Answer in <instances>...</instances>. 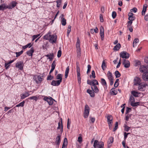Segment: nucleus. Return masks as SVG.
Segmentation results:
<instances>
[{
  "label": "nucleus",
  "mask_w": 148,
  "mask_h": 148,
  "mask_svg": "<svg viewBox=\"0 0 148 148\" xmlns=\"http://www.w3.org/2000/svg\"><path fill=\"white\" fill-rule=\"evenodd\" d=\"M69 66H68L66 68L65 72V78H66L67 77L68 74L69 73Z\"/></svg>",
  "instance_id": "35"
},
{
  "label": "nucleus",
  "mask_w": 148,
  "mask_h": 148,
  "mask_svg": "<svg viewBox=\"0 0 148 148\" xmlns=\"http://www.w3.org/2000/svg\"><path fill=\"white\" fill-rule=\"evenodd\" d=\"M34 52V49L33 48H31L27 52V54L29 56H32V54Z\"/></svg>",
  "instance_id": "23"
},
{
  "label": "nucleus",
  "mask_w": 148,
  "mask_h": 148,
  "mask_svg": "<svg viewBox=\"0 0 148 148\" xmlns=\"http://www.w3.org/2000/svg\"><path fill=\"white\" fill-rule=\"evenodd\" d=\"M23 53V50H21L19 52H16V57H18L20 56L21 54Z\"/></svg>",
  "instance_id": "46"
},
{
  "label": "nucleus",
  "mask_w": 148,
  "mask_h": 148,
  "mask_svg": "<svg viewBox=\"0 0 148 148\" xmlns=\"http://www.w3.org/2000/svg\"><path fill=\"white\" fill-rule=\"evenodd\" d=\"M129 100L130 101V103L131 102H134L135 99L134 97L132 96H131L130 97Z\"/></svg>",
  "instance_id": "48"
},
{
  "label": "nucleus",
  "mask_w": 148,
  "mask_h": 148,
  "mask_svg": "<svg viewBox=\"0 0 148 148\" xmlns=\"http://www.w3.org/2000/svg\"><path fill=\"white\" fill-rule=\"evenodd\" d=\"M78 141L80 143L82 142V139L81 136H79L78 138Z\"/></svg>",
  "instance_id": "62"
},
{
  "label": "nucleus",
  "mask_w": 148,
  "mask_h": 148,
  "mask_svg": "<svg viewBox=\"0 0 148 148\" xmlns=\"http://www.w3.org/2000/svg\"><path fill=\"white\" fill-rule=\"evenodd\" d=\"M129 56V54L125 51L121 52L120 54V57L123 58L127 59Z\"/></svg>",
  "instance_id": "10"
},
{
  "label": "nucleus",
  "mask_w": 148,
  "mask_h": 148,
  "mask_svg": "<svg viewBox=\"0 0 148 148\" xmlns=\"http://www.w3.org/2000/svg\"><path fill=\"white\" fill-rule=\"evenodd\" d=\"M87 92L89 94L91 97H95L94 92L93 91L91 90L90 89H88Z\"/></svg>",
  "instance_id": "24"
},
{
  "label": "nucleus",
  "mask_w": 148,
  "mask_h": 148,
  "mask_svg": "<svg viewBox=\"0 0 148 148\" xmlns=\"http://www.w3.org/2000/svg\"><path fill=\"white\" fill-rule=\"evenodd\" d=\"M17 3L15 1H13L11 3V5L9 6H7L6 8L10 9H12L14 8L16 5Z\"/></svg>",
  "instance_id": "15"
},
{
  "label": "nucleus",
  "mask_w": 148,
  "mask_h": 148,
  "mask_svg": "<svg viewBox=\"0 0 148 148\" xmlns=\"http://www.w3.org/2000/svg\"><path fill=\"white\" fill-rule=\"evenodd\" d=\"M44 100L47 101L50 105H52L53 103V99L51 97L50 98L45 97H44Z\"/></svg>",
  "instance_id": "9"
},
{
  "label": "nucleus",
  "mask_w": 148,
  "mask_h": 148,
  "mask_svg": "<svg viewBox=\"0 0 148 148\" xmlns=\"http://www.w3.org/2000/svg\"><path fill=\"white\" fill-rule=\"evenodd\" d=\"M33 79L36 81V83H40L42 81V78L41 76L36 75L34 76Z\"/></svg>",
  "instance_id": "7"
},
{
  "label": "nucleus",
  "mask_w": 148,
  "mask_h": 148,
  "mask_svg": "<svg viewBox=\"0 0 148 148\" xmlns=\"http://www.w3.org/2000/svg\"><path fill=\"white\" fill-rule=\"evenodd\" d=\"M69 119H68L67 120V128L68 129L70 128V125L71 124V122H69Z\"/></svg>",
  "instance_id": "56"
},
{
  "label": "nucleus",
  "mask_w": 148,
  "mask_h": 148,
  "mask_svg": "<svg viewBox=\"0 0 148 148\" xmlns=\"http://www.w3.org/2000/svg\"><path fill=\"white\" fill-rule=\"evenodd\" d=\"M62 51L61 50H59L58 51L57 54V57L58 58H60L61 56Z\"/></svg>",
  "instance_id": "55"
},
{
  "label": "nucleus",
  "mask_w": 148,
  "mask_h": 148,
  "mask_svg": "<svg viewBox=\"0 0 148 148\" xmlns=\"http://www.w3.org/2000/svg\"><path fill=\"white\" fill-rule=\"evenodd\" d=\"M40 36V34H38L36 35H34L32 36V41H34L35 39Z\"/></svg>",
  "instance_id": "50"
},
{
  "label": "nucleus",
  "mask_w": 148,
  "mask_h": 148,
  "mask_svg": "<svg viewBox=\"0 0 148 148\" xmlns=\"http://www.w3.org/2000/svg\"><path fill=\"white\" fill-rule=\"evenodd\" d=\"M57 38L56 35H51L50 32H49L46 35L44 36V38L46 40H49V42L52 44L55 43L56 42Z\"/></svg>",
  "instance_id": "1"
},
{
  "label": "nucleus",
  "mask_w": 148,
  "mask_h": 148,
  "mask_svg": "<svg viewBox=\"0 0 148 148\" xmlns=\"http://www.w3.org/2000/svg\"><path fill=\"white\" fill-rule=\"evenodd\" d=\"M62 75L61 74H58L56 77V79H58V81H60L61 82L62 80Z\"/></svg>",
  "instance_id": "27"
},
{
  "label": "nucleus",
  "mask_w": 148,
  "mask_h": 148,
  "mask_svg": "<svg viewBox=\"0 0 148 148\" xmlns=\"http://www.w3.org/2000/svg\"><path fill=\"white\" fill-rule=\"evenodd\" d=\"M147 7V5L146 4L145 5H144L143 7V10L142 12V14L144 15L145 14V12L146 11V9Z\"/></svg>",
  "instance_id": "30"
},
{
  "label": "nucleus",
  "mask_w": 148,
  "mask_h": 148,
  "mask_svg": "<svg viewBox=\"0 0 148 148\" xmlns=\"http://www.w3.org/2000/svg\"><path fill=\"white\" fill-rule=\"evenodd\" d=\"M107 122L108 124H111L112 123L113 118L111 115H108L107 117Z\"/></svg>",
  "instance_id": "13"
},
{
  "label": "nucleus",
  "mask_w": 148,
  "mask_h": 148,
  "mask_svg": "<svg viewBox=\"0 0 148 148\" xmlns=\"http://www.w3.org/2000/svg\"><path fill=\"white\" fill-rule=\"evenodd\" d=\"M71 25H69L68 27L67 34L68 35H69L70 32L71 30Z\"/></svg>",
  "instance_id": "47"
},
{
  "label": "nucleus",
  "mask_w": 148,
  "mask_h": 148,
  "mask_svg": "<svg viewBox=\"0 0 148 148\" xmlns=\"http://www.w3.org/2000/svg\"><path fill=\"white\" fill-rule=\"evenodd\" d=\"M93 147L94 148H103L104 144L102 142H99L98 140H95L94 143Z\"/></svg>",
  "instance_id": "2"
},
{
  "label": "nucleus",
  "mask_w": 148,
  "mask_h": 148,
  "mask_svg": "<svg viewBox=\"0 0 148 148\" xmlns=\"http://www.w3.org/2000/svg\"><path fill=\"white\" fill-rule=\"evenodd\" d=\"M90 120L92 123H94L95 121V118L90 117Z\"/></svg>",
  "instance_id": "64"
},
{
  "label": "nucleus",
  "mask_w": 148,
  "mask_h": 148,
  "mask_svg": "<svg viewBox=\"0 0 148 148\" xmlns=\"http://www.w3.org/2000/svg\"><path fill=\"white\" fill-rule=\"evenodd\" d=\"M147 86V85L145 83H140L138 85V89L141 91H144Z\"/></svg>",
  "instance_id": "8"
},
{
  "label": "nucleus",
  "mask_w": 148,
  "mask_h": 148,
  "mask_svg": "<svg viewBox=\"0 0 148 148\" xmlns=\"http://www.w3.org/2000/svg\"><path fill=\"white\" fill-rule=\"evenodd\" d=\"M134 84L135 85H138L140 84V80L138 77H136L134 80Z\"/></svg>",
  "instance_id": "12"
},
{
  "label": "nucleus",
  "mask_w": 148,
  "mask_h": 148,
  "mask_svg": "<svg viewBox=\"0 0 148 148\" xmlns=\"http://www.w3.org/2000/svg\"><path fill=\"white\" fill-rule=\"evenodd\" d=\"M91 88L92 91L95 93H98L99 92V90L96 86H92Z\"/></svg>",
  "instance_id": "26"
},
{
  "label": "nucleus",
  "mask_w": 148,
  "mask_h": 148,
  "mask_svg": "<svg viewBox=\"0 0 148 148\" xmlns=\"http://www.w3.org/2000/svg\"><path fill=\"white\" fill-rule=\"evenodd\" d=\"M25 101H23L19 103V104L16 105V107H23L24 106V104L25 103Z\"/></svg>",
  "instance_id": "42"
},
{
  "label": "nucleus",
  "mask_w": 148,
  "mask_h": 148,
  "mask_svg": "<svg viewBox=\"0 0 148 148\" xmlns=\"http://www.w3.org/2000/svg\"><path fill=\"white\" fill-rule=\"evenodd\" d=\"M64 15H62V20L61 21L62 24L64 26L66 23V20L63 17Z\"/></svg>",
  "instance_id": "32"
},
{
  "label": "nucleus",
  "mask_w": 148,
  "mask_h": 148,
  "mask_svg": "<svg viewBox=\"0 0 148 148\" xmlns=\"http://www.w3.org/2000/svg\"><path fill=\"white\" fill-rule=\"evenodd\" d=\"M89 113V108L87 105L85 106V109L84 113V117L86 118L88 117Z\"/></svg>",
  "instance_id": "5"
},
{
  "label": "nucleus",
  "mask_w": 148,
  "mask_h": 148,
  "mask_svg": "<svg viewBox=\"0 0 148 148\" xmlns=\"http://www.w3.org/2000/svg\"><path fill=\"white\" fill-rule=\"evenodd\" d=\"M61 83L58 80H53L51 82V85L53 86H58L60 85Z\"/></svg>",
  "instance_id": "14"
},
{
  "label": "nucleus",
  "mask_w": 148,
  "mask_h": 148,
  "mask_svg": "<svg viewBox=\"0 0 148 148\" xmlns=\"http://www.w3.org/2000/svg\"><path fill=\"white\" fill-rule=\"evenodd\" d=\"M56 61L54 60L51 64V67L55 68L56 66Z\"/></svg>",
  "instance_id": "61"
},
{
  "label": "nucleus",
  "mask_w": 148,
  "mask_h": 148,
  "mask_svg": "<svg viewBox=\"0 0 148 148\" xmlns=\"http://www.w3.org/2000/svg\"><path fill=\"white\" fill-rule=\"evenodd\" d=\"M45 56L48 58V59H49L50 61H51L54 58V55L53 53H51L50 54H48L45 55Z\"/></svg>",
  "instance_id": "22"
},
{
  "label": "nucleus",
  "mask_w": 148,
  "mask_h": 148,
  "mask_svg": "<svg viewBox=\"0 0 148 148\" xmlns=\"http://www.w3.org/2000/svg\"><path fill=\"white\" fill-rule=\"evenodd\" d=\"M98 30L97 28L96 27L95 29H90V32L91 33L93 34L95 32L96 33L98 32Z\"/></svg>",
  "instance_id": "34"
},
{
  "label": "nucleus",
  "mask_w": 148,
  "mask_h": 148,
  "mask_svg": "<svg viewBox=\"0 0 148 148\" xmlns=\"http://www.w3.org/2000/svg\"><path fill=\"white\" fill-rule=\"evenodd\" d=\"M61 135L59 134H58V136L56 138V143L58 145H59L60 143Z\"/></svg>",
  "instance_id": "20"
},
{
  "label": "nucleus",
  "mask_w": 148,
  "mask_h": 148,
  "mask_svg": "<svg viewBox=\"0 0 148 148\" xmlns=\"http://www.w3.org/2000/svg\"><path fill=\"white\" fill-rule=\"evenodd\" d=\"M101 67L103 70H104L106 67V64L104 61H103L102 62Z\"/></svg>",
  "instance_id": "40"
},
{
  "label": "nucleus",
  "mask_w": 148,
  "mask_h": 148,
  "mask_svg": "<svg viewBox=\"0 0 148 148\" xmlns=\"http://www.w3.org/2000/svg\"><path fill=\"white\" fill-rule=\"evenodd\" d=\"M123 64L125 68H128L130 66V62L128 60L125 59H123Z\"/></svg>",
  "instance_id": "11"
},
{
  "label": "nucleus",
  "mask_w": 148,
  "mask_h": 148,
  "mask_svg": "<svg viewBox=\"0 0 148 148\" xmlns=\"http://www.w3.org/2000/svg\"><path fill=\"white\" fill-rule=\"evenodd\" d=\"M61 128V129L60 130V132L61 134L63 132V125L62 121H61V123L60 122H58V126L57 127V129H60Z\"/></svg>",
  "instance_id": "18"
},
{
  "label": "nucleus",
  "mask_w": 148,
  "mask_h": 148,
  "mask_svg": "<svg viewBox=\"0 0 148 148\" xmlns=\"http://www.w3.org/2000/svg\"><path fill=\"white\" fill-rule=\"evenodd\" d=\"M128 19L129 21H134L135 20V17L134 16L129 17Z\"/></svg>",
  "instance_id": "60"
},
{
  "label": "nucleus",
  "mask_w": 148,
  "mask_h": 148,
  "mask_svg": "<svg viewBox=\"0 0 148 148\" xmlns=\"http://www.w3.org/2000/svg\"><path fill=\"white\" fill-rule=\"evenodd\" d=\"M134 102H131L130 103L131 105L133 107H135L139 105L140 104V103L139 102H137L136 103H134Z\"/></svg>",
  "instance_id": "36"
},
{
  "label": "nucleus",
  "mask_w": 148,
  "mask_h": 148,
  "mask_svg": "<svg viewBox=\"0 0 148 148\" xmlns=\"http://www.w3.org/2000/svg\"><path fill=\"white\" fill-rule=\"evenodd\" d=\"M115 76L116 78L119 77L121 76V74L118 71H116L115 72Z\"/></svg>",
  "instance_id": "44"
},
{
  "label": "nucleus",
  "mask_w": 148,
  "mask_h": 148,
  "mask_svg": "<svg viewBox=\"0 0 148 148\" xmlns=\"http://www.w3.org/2000/svg\"><path fill=\"white\" fill-rule=\"evenodd\" d=\"M39 97V96L38 95L30 97L28 98V99L31 100H34L36 101L38 99V98Z\"/></svg>",
  "instance_id": "31"
},
{
  "label": "nucleus",
  "mask_w": 148,
  "mask_h": 148,
  "mask_svg": "<svg viewBox=\"0 0 148 148\" xmlns=\"http://www.w3.org/2000/svg\"><path fill=\"white\" fill-rule=\"evenodd\" d=\"M99 83L97 80L95 79L92 80V86H96V85H98Z\"/></svg>",
  "instance_id": "39"
},
{
  "label": "nucleus",
  "mask_w": 148,
  "mask_h": 148,
  "mask_svg": "<svg viewBox=\"0 0 148 148\" xmlns=\"http://www.w3.org/2000/svg\"><path fill=\"white\" fill-rule=\"evenodd\" d=\"M92 77L93 78H95V71L93 70L92 71Z\"/></svg>",
  "instance_id": "57"
},
{
  "label": "nucleus",
  "mask_w": 148,
  "mask_h": 148,
  "mask_svg": "<svg viewBox=\"0 0 148 148\" xmlns=\"http://www.w3.org/2000/svg\"><path fill=\"white\" fill-rule=\"evenodd\" d=\"M137 9L136 8H134L133 9L131 10L130 11L131 12H133L136 13L137 11Z\"/></svg>",
  "instance_id": "59"
},
{
  "label": "nucleus",
  "mask_w": 148,
  "mask_h": 148,
  "mask_svg": "<svg viewBox=\"0 0 148 148\" xmlns=\"http://www.w3.org/2000/svg\"><path fill=\"white\" fill-rule=\"evenodd\" d=\"M116 14L115 12L113 11L112 13V16L113 18H116Z\"/></svg>",
  "instance_id": "54"
},
{
  "label": "nucleus",
  "mask_w": 148,
  "mask_h": 148,
  "mask_svg": "<svg viewBox=\"0 0 148 148\" xmlns=\"http://www.w3.org/2000/svg\"><path fill=\"white\" fill-rule=\"evenodd\" d=\"M131 93L135 97H138L139 94L138 92L135 91H131Z\"/></svg>",
  "instance_id": "33"
},
{
  "label": "nucleus",
  "mask_w": 148,
  "mask_h": 148,
  "mask_svg": "<svg viewBox=\"0 0 148 148\" xmlns=\"http://www.w3.org/2000/svg\"><path fill=\"white\" fill-rule=\"evenodd\" d=\"M88 69L87 71V73L88 74L89 73L90 71V69L91 68V66L90 64H88Z\"/></svg>",
  "instance_id": "52"
},
{
  "label": "nucleus",
  "mask_w": 148,
  "mask_h": 148,
  "mask_svg": "<svg viewBox=\"0 0 148 148\" xmlns=\"http://www.w3.org/2000/svg\"><path fill=\"white\" fill-rule=\"evenodd\" d=\"M61 1H62L61 0H58L56 1L57 3L56 6L57 7L59 8L60 7Z\"/></svg>",
  "instance_id": "45"
},
{
  "label": "nucleus",
  "mask_w": 148,
  "mask_h": 148,
  "mask_svg": "<svg viewBox=\"0 0 148 148\" xmlns=\"http://www.w3.org/2000/svg\"><path fill=\"white\" fill-rule=\"evenodd\" d=\"M124 127L125 130L127 132H128L130 128V127L125 125Z\"/></svg>",
  "instance_id": "58"
},
{
  "label": "nucleus",
  "mask_w": 148,
  "mask_h": 148,
  "mask_svg": "<svg viewBox=\"0 0 148 148\" xmlns=\"http://www.w3.org/2000/svg\"><path fill=\"white\" fill-rule=\"evenodd\" d=\"M7 6L5 4H2L0 5V10H4L7 8Z\"/></svg>",
  "instance_id": "38"
},
{
  "label": "nucleus",
  "mask_w": 148,
  "mask_h": 148,
  "mask_svg": "<svg viewBox=\"0 0 148 148\" xmlns=\"http://www.w3.org/2000/svg\"><path fill=\"white\" fill-rule=\"evenodd\" d=\"M118 122H116V123L115 124V127L114 129V130H113L114 131H115L116 130V129L118 128Z\"/></svg>",
  "instance_id": "49"
},
{
  "label": "nucleus",
  "mask_w": 148,
  "mask_h": 148,
  "mask_svg": "<svg viewBox=\"0 0 148 148\" xmlns=\"http://www.w3.org/2000/svg\"><path fill=\"white\" fill-rule=\"evenodd\" d=\"M101 83L103 86H106L107 85L106 82L104 79L103 78L101 79Z\"/></svg>",
  "instance_id": "43"
},
{
  "label": "nucleus",
  "mask_w": 148,
  "mask_h": 148,
  "mask_svg": "<svg viewBox=\"0 0 148 148\" xmlns=\"http://www.w3.org/2000/svg\"><path fill=\"white\" fill-rule=\"evenodd\" d=\"M23 66L24 64L23 61H22L17 62L15 65L16 67L21 70H23Z\"/></svg>",
  "instance_id": "6"
},
{
  "label": "nucleus",
  "mask_w": 148,
  "mask_h": 148,
  "mask_svg": "<svg viewBox=\"0 0 148 148\" xmlns=\"http://www.w3.org/2000/svg\"><path fill=\"white\" fill-rule=\"evenodd\" d=\"M53 78V76H51V75H49L47 78V80H51Z\"/></svg>",
  "instance_id": "51"
},
{
  "label": "nucleus",
  "mask_w": 148,
  "mask_h": 148,
  "mask_svg": "<svg viewBox=\"0 0 148 148\" xmlns=\"http://www.w3.org/2000/svg\"><path fill=\"white\" fill-rule=\"evenodd\" d=\"M142 78L144 80L148 81V73H144L142 75Z\"/></svg>",
  "instance_id": "29"
},
{
  "label": "nucleus",
  "mask_w": 148,
  "mask_h": 148,
  "mask_svg": "<svg viewBox=\"0 0 148 148\" xmlns=\"http://www.w3.org/2000/svg\"><path fill=\"white\" fill-rule=\"evenodd\" d=\"M77 56L79 57L81 55V49L80 48V41L78 37L77 38L76 44Z\"/></svg>",
  "instance_id": "3"
},
{
  "label": "nucleus",
  "mask_w": 148,
  "mask_h": 148,
  "mask_svg": "<svg viewBox=\"0 0 148 148\" xmlns=\"http://www.w3.org/2000/svg\"><path fill=\"white\" fill-rule=\"evenodd\" d=\"M76 71L77 75L79 76L80 75V69L79 67V62H77L76 63Z\"/></svg>",
  "instance_id": "17"
},
{
  "label": "nucleus",
  "mask_w": 148,
  "mask_h": 148,
  "mask_svg": "<svg viewBox=\"0 0 148 148\" xmlns=\"http://www.w3.org/2000/svg\"><path fill=\"white\" fill-rule=\"evenodd\" d=\"M140 72L145 73L148 72V65H145L141 66L139 68Z\"/></svg>",
  "instance_id": "4"
},
{
  "label": "nucleus",
  "mask_w": 148,
  "mask_h": 148,
  "mask_svg": "<svg viewBox=\"0 0 148 148\" xmlns=\"http://www.w3.org/2000/svg\"><path fill=\"white\" fill-rule=\"evenodd\" d=\"M30 95L28 92H26L24 94L21 95V99H24L26 97H28Z\"/></svg>",
  "instance_id": "19"
},
{
  "label": "nucleus",
  "mask_w": 148,
  "mask_h": 148,
  "mask_svg": "<svg viewBox=\"0 0 148 148\" xmlns=\"http://www.w3.org/2000/svg\"><path fill=\"white\" fill-rule=\"evenodd\" d=\"M121 47V45L119 43L115 45L113 48V49L115 51H117Z\"/></svg>",
  "instance_id": "28"
},
{
  "label": "nucleus",
  "mask_w": 148,
  "mask_h": 148,
  "mask_svg": "<svg viewBox=\"0 0 148 148\" xmlns=\"http://www.w3.org/2000/svg\"><path fill=\"white\" fill-rule=\"evenodd\" d=\"M139 42V40L138 38L135 39L133 42V47H134L135 46H136V44Z\"/></svg>",
  "instance_id": "41"
},
{
  "label": "nucleus",
  "mask_w": 148,
  "mask_h": 148,
  "mask_svg": "<svg viewBox=\"0 0 148 148\" xmlns=\"http://www.w3.org/2000/svg\"><path fill=\"white\" fill-rule=\"evenodd\" d=\"M113 141L114 138L113 137H111L109 138L108 141V148H110L111 146V144L113 142Z\"/></svg>",
  "instance_id": "16"
},
{
  "label": "nucleus",
  "mask_w": 148,
  "mask_h": 148,
  "mask_svg": "<svg viewBox=\"0 0 148 148\" xmlns=\"http://www.w3.org/2000/svg\"><path fill=\"white\" fill-rule=\"evenodd\" d=\"M110 93L112 95H115L117 94V92L115 90V88H113L111 89Z\"/></svg>",
  "instance_id": "25"
},
{
  "label": "nucleus",
  "mask_w": 148,
  "mask_h": 148,
  "mask_svg": "<svg viewBox=\"0 0 148 148\" xmlns=\"http://www.w3.org/2000/svg\"><path fill=\"white\" fill-rule=\"evenodd\" d=\"M87 83L88 84L90 85H92V81H90L89 80H88L87 81Z\"/></svg>",
  "instance_id": "63"
},
{
  "label": "nucleus",
  "mask_w": 148,
  "mask_h": 148,
  "mask_svg": "<svg viewBox=\"0 0 148 148\" xmlns=\"http://www.w3.org/2000/svg\"><path fill=\"white\" fill-rule=\"evenodd\" d=\"M108 77L109 79H113L112 73L109 71L107 73Z\"/></svg>",
  "instance_id": "37"
},
{
  "label": "nucleus",
  "mask_w": 148,
  "mask_h": 148,
  "mask_svg": "<svg viewBox=\"0 0 148 148\" xmlns=\"http://www.w3.org/2000/svg\"><path fill=\"white\" fill-rule=\"evenodd\" d=\"M104 33V29L103 27L101 26L100 28V34Z\"/></svg>",
  "instance_id": "53"
},
{
  "label": "nucleus",
  "mask_w": 148,
  "mask_h": 148,
  "mask_svg": "<svg viewBox=\"0 0 148 148\" xmlns=\"http://www.w3.org/2000/svg\"><path fill=\"white\" fill-rule=\"evenodd\" d=\"M67 143V139L66 138H65L64 139L62 148H66Z\"/></svg>",
  "instance_id": "21"
}]
</instances>
